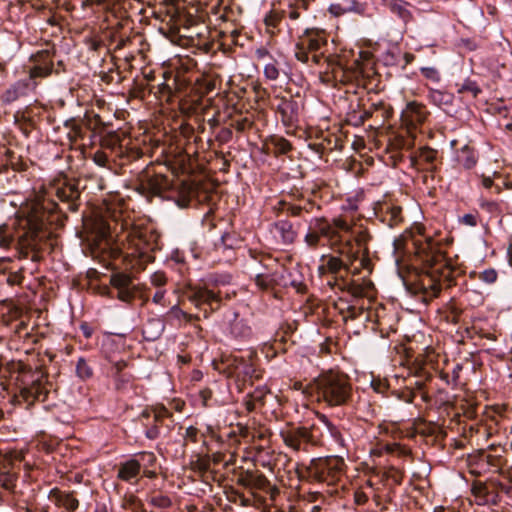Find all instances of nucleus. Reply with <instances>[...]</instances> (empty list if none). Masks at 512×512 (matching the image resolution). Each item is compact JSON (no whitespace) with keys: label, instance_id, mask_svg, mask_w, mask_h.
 Instances as JSON below:
<instances>
[{"label":"nucleus","instance_id":"7ed1b4c3","mask_svg":"<svg viewBox=\"0 0 512 512\" xmlns=\"http://www.w3.org/2000/svg\"><path fill=\"white\" fill-rule=\"evenodd\" d=\"M319 402L329 407L344 406L352 397V385L347 375L329 371L319 375L313 383Z\"/></svg>","mask_w":512,"mask_h":512},{"label":"nucleus","instance_id":"f704fd0d","mask_svg":"<svg viewBox=\"0 0 512 512\" xmlns=\"http://www.w3.org/2000/svg\"><path fill=\"white\" fill-rule=\"evenodd\" d=\"M438 151L430 148V147H422L419 149L418 157L421 161L425 162L426 164L430 165V170H434V162L437 158Z\"/></svg>","mask_w":512,"mask_h":512},{"label":"nucleus","instance_id":"a211bd4d","mask_svg":"<svg viewBox=\"0 0 512 512\" xmlns=\"http://www.w3.org/2000/svg\"><path fill=\"white\" fill-rule=\"evenodd\" d=\"M276 236L280 239L281 244L288 246L295 242L297 231L293 224L288 220H279L273 224Z\"/></svg>","mask_w":512,"mask_h":512},{"label":"nucleus","instance_id":"4c0bfd02","mask_svg":"<svg viewBox=\"0 0 512 512\" xmlns=\"http://www.w3.org/2000/svg\"><path fill=\"white\" fill-rule=\"evenodd\" d=\"M457 86L459 87L458 93L460 94L468 92L471 93L474 98H476L479 93H481V89L478 84L471 79H466L461 85L457 84Z\"/></svg>","mask_w":512,"mask_h":512},{"label":"nucleus","instance_id":"bb28decb","mask_svg":"<svg viewBox=\"0 0 512 512\" xmlns=\"http://www.w3.org/2000/svg\"><path fill=\"white\" fill-rule=\"evenodd\" d=\"M318 419L325 426L326 430L328 431V433L330 434L332 439L335 441V443L338 444L341 448H345L346 447L345 439H344L340 429L335 424H333L329 420V418L324 414H320L318 416Z\"/></svg>","mask_w":512,"mask_h":512},{"label":"nucleus","instance_id":"423d86ee","mask_svg":"<svg viewBox=\"0 0 512 512\" xmlns=\"http://www.w3.org/2000/svg\"><path fill=\"white\" fill-rule=\"evenodd\" d=\"M326 44L324 31L306 29L296 43L295 57L302 63H308L311 59L313 63L319 64L324 56L322 48Z\"/></svg>","mask_w":512,"mask_h":512},{"label":"nucleus","instance_id":"49530a36","mask_svg":"<svg viewBox=\"0 0 512 512\" xmlns=\"http://www.w3.org/2000/svg\"><path fill=\"white\" fill-rule=\"evenodd\" d=\"M279 74V69L275 63H268L264 66V75L268 80H277L279 78Z\"/></svg>","mask_w":512,"mask_h":512},{"label":"nucleus","instance_id":"0e129e2a","mask_svg":"<svg viewBox=\"0 0 512 512\" xmlns=\"http://www.w3.org/2000/svg\"><path fill=\"white\" fill-rule=\"evenodd\" d=\"M315 206H316V204L313 201H310V200L305 201L304 204L301 205L302 211L306 212V213L312 212V210H313V208Z\"/></svg>","mask_w":512,"mask_h":512},{"label":"nucleus","instance_id":"6ab92c4d","mask_svg":"<svg viewBox=\"0 0 512 512\" xmlns=\"http://www.w3.org/2000/svg\"><path fill=\"white\" fill-rule=\"evenodd\" d=\"M165 330V322L160 318H150L143 325V337L147 341H155L161 337Z\"/></svg>","mask_w":512,"mask_h":512},{"label":"nucleus","instance_id":"72a5a7b5","mask_svg":"<svg viewBox=\"0 0 512 512\" xmlns=\"http://www.w3.org/2000/svg\"><path fill=\"white\" fill-rule=\"evenodd\" d=\"M348 238H350L352 242L354 241L359 248H364L367 251L365 246L371 238L367 230L353 228Z\"/></svg>","mask_w":512,"mask_h":512},{"label":"nucleus","instance_id":"aec40b11","mask_svg":"<svg viewBox=\"0 0 512 512\" xmlns=\"http://www.w3.org/2000/svg\"><path fill=\"white\" fill-rule=\"evenodd\" d=\"M332 226L335 229V242H332V245L338 246L342 244V242L349 241L352 244V240L347 238L345 235L349 237L350 233H352L353 226L349 224L346 220L342 218H334L332 221Z\"/></svg>","mask_w":512,"mask_h":512},{"label":"nucleus","instance_id":"cd10ccee","mask_svg":"<svg viewBox=\"0 0 512 512\" xmlns=\"http://www.w3.org/2000/svg\"><path fill=\"white\" fill-rule=\"evenodd\" d=\"M137 290L138 287L132 283L128 287L117 290L116 296L112 295L108 287L104 288L103 294L111 298L116 297L122 302L131 303L136 296Z\"/></svg>","mask_w":512,"mask_h":512},{"label":"nucleus","instance_id":"69168bd1","mask_svg":"<svg viewBox=\"0 0 512 512\" xmlns=\"http://www.w3.org/2000/svg\"><path fill=\"white\" fill-rule=\"evenodd\" d=\"M255 55L257 59H264L269 56V51L266 48L261 47L256 50Z\"/></svg>","mask_w":512,"mask_h":512},{"label":"nucleus","instance_id":"c9c22d12","mask_svg":"<svg viewBox=\"0 0 512 512\" xmlns=\"http://www.w3.org/2000/svg\"><path fill=\"white\" fill-rule=\"evenodd\" d=\"M132 279L129 275L124 273H114L111 275L110 284L116 289H122L132 284Z\"/></svg>","mask_w":512,"mask_h":512},{"label":"nucleus","instance_id":"680f3d73","mask_svg":"<svg viewBox=\"0 0 512 512\" xmlns=\"http://www.w3.org/2000/svg\"><path fill=\"white\" fill-rule=\"evenodd\" d=\"M369 109H371L373 111V114L381 112V115H380L381 118L385 117L386 110L384 108V103L382 101L377 102V103H372L371 107Z\"/></svg>","mask_w":512,"mask_h":512},{"label":"nucleus","instance_id":"6e6d98bb","mask_svg":"<svg viewBox=\"0 0 512 512\" xmlns=\"http://www.w3.org/2000/svg\"><path fill=\"white\" fill-rule=\"evenodd\" d=\"M285 210L288 215L293 217H300L303 213L301 205L298 204H285Z\"/></svg>","mask_w":512,"mask_h":512},{"label":"nucleus","instance_id":"09e8293b","mask_svg":"<svg viewBox=\"0 0 512 512\" xmlns=\"http://www.w3.org/2000/svg\"><path fill=\"white\" fill-rule=\"evenodd\" d=\"M151 284L155 287L163 288L167 282L166 275L163 272H155L150 277Z\"/></svg>","mask_w":512,"mask_h":512},{"label":"nucleus","instance_id":"bf43d9fd","mask_svg":"<svg viewBox=\"0 0 512 512\" xmlns=\"http://www.w3.org/2000/svg\"><path fill=\"white\" fill-rule=\"evenodd\" d=\"M232 135L233 133L230 128H222L217 135V139L220 142H228L232 139Z\"/></svg>","mask_w":512,"mask_h":512},{"label":"nucleus","instance_id":"3c124183","mask_svg":"<svg viewBox=\"0 0 512 512\" xmlns=\"http://www.w3.org/2000/svg\"><path fill=\"white\" fill-rule=\"evenodd\" d=\"M497 276H498V274H497L496 270L490 268V269L484 270L480 274L479 278H480V280H482L483 282H485L487 284H492L497 280Z\"/></svg>","mask_w":512,"mask_h":512},{"label":"nucleus","instance_id":"c756f323","mask_svg":"<svg viewBox=\"0 0 512 512\" xmlns=\"http://www.w3.org/2000/svg\"><path fill=\"white\" fill-rule=\"evenodd\" d=\"M269 145L276 156L286 155L292 150L291 143L284 137L272 136L269 140Z\"/></svg>","mask_w":512,"mask_h":512},{"label":"nucleus","instance_id":"a18cd8bd","mask_svg":"<svg viewBox=\"0 0 512 512\" xmlns=\"http://www.w3.org/2000/svg\"><path fill=\"white\" fill-rule=\"evenodd\" d=\"M166 317L169 320H177L180 322L187 317V313L181 310L178 305H174L167 312Z\"/></svg>","mask_w":512,"mask_h":512},{"label":"nucleus","instance_id":"e433bc0d","mask_svg":"<svg viewBox=\"0 0 512 512\" xmlns=\"http://www.w3.org/2000/svg\"><path fill=\"white\" fill-rule=\"evenodd\" d=\"M149 503L160 509H168L172 506V500L167 495L157 493L149 498Z\"/></svg>","mask_w":512,"mask_h":512},{"label":"nucleus","instance_id":"de8ad7c7","mask_svg":"<svg viewBox=\"0 0 512 512\" xmlns=\"http://www.w3.org/2000/svg\"><path fill=\"white\" fill-rule=\"evenodd\" d=\"M347 121L353 126H361L364 124L361 112L356 109L348 112Z\"/></svg>","mask_w":512,"mask_h":512},{"label":"nucleus","instance_id":"5701e85b","mask_svg":"<svg viewBox=\"0 0 512 512\" xmlns=\"http://www.w3.org/2000/svg\"><path fill=\"white\" fill-rule=\"evenodd\" d=\"M140 469V462L135 459H130L120 465L117 476L122 481L129 482L138 476Z\"/></svg>","mask_w":512,"mask_h":512},{"label":"nucleus","instance_id":"ddd939ff","mask_svg":"<svg viewBox=\"0 0 512 512\" xmlns=\"http://www.w3.org/2000/svg\"><path fill=\"white\" fill-rule=\"evenodd\" d=\"M376 217L388 227L393 228L404 221L402 207L392 201H383L375 207Z\"/></svg>","mask_w":512,"mask_h":512},{"label":"nucleus","instance_id":"9d476101","mask_svg":"<svg viewBox=\"0 0 512 512\" xmlns=\"http://www.w3.org/2000/svg\"><path fill=\"white\" fill-rule=\"evenodd\" d=\"M138 191L145 196L163 198H172L174 194L172 181L162 174L143 175L139 180Z\"/></svg>","mask_w":512,"mask_h":512},{"label":"nucleus","instance_id":"2eb2a0df","mask_svg":"<svg viewBox=\"0 0 512 512\" xmlns=\"http://www.w3.org/2000/svg\"><path fill=\"white\" fill-rule=\"evenodd\" d=\"M277 112L281 115L282 123L287 126H293L298 122L300 104L292 98H281L277 105Z\"/></svg>","mask_w":512,"mask_h":512},{"label":"nucleus","instance_id":"c03bdc74","mask_svg":"<svg viewBox=\"0 0 512 512\" xmlns=\"http://www.w3.org/2000/svg\"><path fill=\"white\" fill-rule=\"evenodd\" d=\"M420 71L425 78L431 80L434 83H438L441 79L439 71L434 67H422Z\"/></svg>","mask_w":512,"mask_h":512},{"label":"nucleus","instance_id":"c85d7f7f","mask_svg":"<svg viewBox=\"0 0 512 512\" xmlns=\"http://www.w3.org/2000/svg\"><path fill=\"white\" fill-rule=\"evenodd\" d=\"M429 100L436 106H449L453 103V95L441 90L430 89L428 92Z\"/></svg>","mask_w":512,"mask_h":512},{"label":"nucleus","instance_id":"7c9ffc66","mask_svg":"<svg viewBox=\"0 0 512 512\" xmlns=\"http://www.w3.org/2000/svg\"><path fill=\"white\" fill-rule=\"evenodd\" d=\"M342 291H347L354 298H362L366 295L365 288L355 282H347L344 277L341 276V284L338 285Z\"/></svg>","mask_w":512,"mask_h":512},{"label":"nucleus","instance_id":"412c9836","mask_svg":"<svg viewBox=\"0 0 512 512\" xmlns=\"http://www.w3.org/2000/svg\"><path fill=\"white\" fill-rule=\"evenodd\" d=\"M11 257H0V283H6L9 286L20 285L24 279L22 271L20 268L18 271H8L6 268L2 267V264L5 262H10Z\"/></svg>","mask_w":512,"mask_h":512},{"label":"nucleus","instance_id":"20e7f679","mask_svg":"<svg viewBox=\"0 0 512 512\" xmlns=\"http://www.w3.org/2000/svg\"><path fill=\"white\" fill-rule=\"evenodd\" d=\"M332 249L336 255L322 256V263L318 267V271L320 275L331 274L333 276L327 283L334 288L341 282V277H338V274L342 270L350 272L354 262L359 259V250H354V246L349 241L342 242L338 246L332 245Z\"/></svg>","mask_w":512,"mask_h":512},{"label":"nucleus","instance_id":"4d7b16f0","mask_svg":"<svg viewBox=\"0 0 512 512\" xmlns=\"http://www.w3.org/2000/svg\"><path fill=\"white\" fill-rule=\"evenodd\" d=\"M126 366H127V362L124 360L112 362V366H111L112 377L116 376L118 373H125L124 369L126 368Z\"/></svg>","mask_w":512,"mask_h":512},{"label":"nucleus","instance_id":"864d4df0","mask_svg":"<svg viewBox=\"0 0 512 512\" xmlns=\"http://www.w3.org/2000/svg\"><path fill=\"white\" fill-rule=\"evenodd\" d=\"M139 462L142 461L146 466H153L156 463V456L153 452L139 453Z\"/></svg>","mask_w":512,"mask_h":512},{"label":"nucleus","instance_id":"0eeeda50","mask_svg":"<svg viewBox=\"0 0 512 512\" xmlns=\"http://www.w3.org/2000/svg\"><path fill=\"white\" fill-rule=\"evenodd\" d=\"M48 382L45 376L40 372L32 374L29 379L22 380L19 386V392L15 395L18 403H25L27 408L36 401L44 402L48 396Z\"/></svg>","mask_w":512,"mask_h":512},{"label":"nucleus","instance_id":"13d9d810","mask_svg":"<svg viewBox=\"0 0 512 512\" xmlns=\"http://www.w3.org/2000/svg\"><path fill=\"white\" fill-rule=\"evenodd\" d=\"M165 294H166V290L163 289V288H159L155 292V294L153 295L152 301L155 304H160V305L165 306L166 305V303H165Z\"/></svg>","mask_w":512,"mask_h":512},{"label":"nucleus","instance_id":"473e14b6","mask_svg":"<svg viewBox=\"0 0 512 512\" xmlns=\"http://www.w3.org/2000/svg\"><path fill=\"white\" fill-rule=\"evenodd\" d=\"M75 372L78 378L85 381L93 377L94 371L91 365L83 357L76 362Z\"/></svg>","mask_w":512,"mask_h":512},{"label":"nucleus","instance_id":"f3484780","mask_svg":"<svg viewBox=\"0 0 512 512\" xmlns=\"http://www.w3.org/2000/svg\"><path fill=\"white\" fill-rule=\"evenodd\" d=\"M237 483L247 489L267 490L271 484L267 477L262 473H256L251 470L243 472L237 480Z\"/></svg>","mask_w":512,"mask_h":512},{"label":"nucleus","instance_id":"1a4fd4ad","mask_svg":"<svg viewBox=\"0 0 512 512\" xmlns=\"http://www.w3.org/2000/svg\"><path fill=\"white\" fill-rule=\"evenodd\" d=\"M284 444L293 451H308L309 446H317L320 440L314 435V427L289 426L280 431Z\"/></svg>","mask_w":512,"mask_h":512},{"label":"nucleus","instance_id":"e2e57ef3","mask_svg":"<svg viewBox=\"0 0 512 512\" xmlns=\"http://www.w3.org/2000/svg\"><path fill=\"white\" fill-rule=\"evenodd\" d=\"M94 161L97 165L104 167L108 161L107 156L103 152H97L94 155Z\"/></svg>","mask_w":512,"mask_h":512},{"label":"nucleus","instance_id":"f8f14e48","mask_svg":"<svg viewBox=\"0 0 512 512\" xmlns=\"http://www.w3.org/2000/svg\"><path fill=\"white\" fill-rule=\"evenodd\" d=\"M37 82L31 78L20 79L9 85L1 94L0 101L3 105L8 106L14 102L28 97L35 91Z\"/></svg>","mask_w":512,"mask_h":512},{"label":"nucleus","instance_id":"ea45409f","mask_svg":"<svg viewBox=\"0 0 512 512\" xmlns=\"http://www.w3.org/2000/svg\"><path fill=\"white\" fill-rule=\"evenodd\" d=\"M52 73V65H37L30 69L29 76L27 78H31L35 81L36 78H44L49 76Z\"/></svg>","mask_w":512,"mask_h":512},{"label":"nucleus","instance_id":"b1692460","mask_svg":"<svg viewBox=\"0 0 512 512\" xmlns=\"http://www.w3.org/2000/svg\"><path fill=\"white\" fill-rule=\"evenodd\" d=\"M230 334L239 340H249L252 337V329L244 319L235 318L230 325Z\"/></svg>","mask_w":512,"mask_h":512},{"label":"nucleus","instance_id":"f257e3e1","mask_svg":"<svg viewBox=\"0 0 512 512\" xmlns=\"http://www.w3.org/2000/svg\"><path fill=\"white\" fill-rule=\"evenodd\" d=\"M80 190L76 184L63 181L51 186L43 195H37L23 205L17 216L0 225V247L14 246L19 258L41 260V245L49 237V226L62 220L59 202L69 211L78 210Z\"/></svg>","mask_w":512,"mask_h":512},{"label":"nucleus","instance_id":"6e6552de","mask_svg":"<svg viewBox=\"0 0 512 512\" xmlns=\"http://www.w3.org/2000/svg\"><path fill=\"white\" fill-rule=\"evenodd\" d=\"M344 465L341 457L329 456L312 460L309 471L316 480L332 485L340 479Z\"/></svg>","mask_w":512,"mask_h":512},{"label":"nucleus","instance_id":"dca6fc26","mask_svg":"<svg viewBox=\"0 0 512 512\" xmlns=\"http://www.w3.org/2000/svg\"><path fill=\"white\" fill-rule=\"evenodd\" d=\"M189 300L197 307L207 305L211 311H216L220 307L221 298L214 291L206 288H195L189 295Z\"/></svg>","mask_w":512,"mask_h":512},{"label":"nucleus","instance_id":"39448f33","mask_svg":"<svg viewBox=\"0 0 512 512\" xmlns=\"http://www.w3.org/2000/svg\"><path fill=\"white\" fill-rule=\"evenodd\" d=\"M125 237L132 249L131 255L138 257L140 264L153 262V253L161 249L160 235L152 229L135 226Z\"/></svg>","mask_w":512,"mask_h":512},{"label":"nucleus","instance_id":"774afa93","mask_svg":"<svg viewBox=\"0 0 512 512\" xmlns=\"http://www.w3.org/2000/svg\"><path fill=\"white\" fill-rule=\"evenodd\" d=\"M278 19L274 16H268L265 19V23L267 27H273L275 28L277 26Z\"/></svg>","mask_w":512,"mask_h":512},{"label":"nucleus","instance_id":"393cba45","mask_svg":"<svg viewBox=\"0 0 512 512\" xmlns=\"http://www.w3.org/2000/svg\"><path fill=\"white\" fill-rule=\"evenodd\" d=\"M152 417V422H148L145 424V436L150 440H155L160 435V429H159V423L161 422L162 415L160 413H151L149 412H142L141 418L149 420Z\"/></svg>","mask_w":512,"mask_h":512},{"label":"nucleus","instance_id":"f03ea898","mask_svg":"<svg viewBox=\"0 0 512 512\" xmlns=\"http://www.w3.org/2000/svg\"><path fill=\"white\" fill-rule=\"evenodd\" d=\"M416 255L424 267L410 284V290L428 304L439 296L444 285L451 286L454 281V269L447 262L444 254L430 241L420 244Z\"/></svg>","mask_w":512,"mask_h":512},{"label":"nucleus","instance_id":"5fc2aeb1","mask_svg":"<svg viewBox=\"0 0 512 512\" xmlns=\"http://www.w3.org/2000/svg\"><path fill=\"white\" fill-rule=\"evenodd\" d=\"M232 126L239 132H243L246 129L250 128L252 126V122L248 118H241L238 120H235L232 123Z\"/></svg>","mask_w":512,"mask_h":512},{"label":"nucleus","instance_id":"4be33fe9","mask_svg":"<svg viewBox=\"0 0 512 512\" xmlns=\"http://www.w3.org/2000/svg\"><path fill=\"white\" fill-rule=\"evenodd\" d=\"M405 113L413 125L422 124L429 114L426 107L416 101L407 104Z\"/></svg>","mask_w":512,"mask_h":512},{"label":"nucleus","instance_id":"9b49d317","mask_svg":"<svg viewBox=\"0 0 512 512\" xmlns=\"http://www.w3.org/2000/svg\"><path fill=\"white\" fill-rule=\"evenodd\" d=\"M334 228L326 218L324 217H316L310 220L308 231L304 237V242L310 248H316L321 244V239H326L330 242V246L332 247V242H335Z\"/></svg>","mask_w":512,"mask_h":512},{"label":"nucleus","instance_id":"603ef678","mask_svg":"<svg viewBox=\"0 0 512 512\" xmlns=\"http://www.w3.org/2000/svg\"><path fill=\"white\" fill-rule=\"evenodd\" d=\"M480 207L490 213L500 212V205L495 201L481 200Z\"/></svg>","mask_w":512,"mask_h":512},{"label":"nucleus","instance_id":"a19ab883","mask_svg":"<svg viewBox=\"0 0 512 512\" xmlns=\"http://www.w3.org/2000/svg\"><path fill=\"white\" fill-rule=\"evenodd\" d=\"M255 283L259 288L266 290L271 287L273 277L269 273H257L255 276Z\"/></svg>","mask_w":512,"mask_h":512},{"label":"nucleus","instance_id":"052dcab7","mask_svg":"<svg viewBox=\"0 0 512 512\" xmlns=\"http://www.w3.org/2000/svg\"><path fill=\"white\" fill-rule=\"evenodd\" d=\"M197 436H198V429L196 427L189 426L186 428L185 435H184L185 438L190 439L192 442H196Z\"/></svg>","mask_w":512,"mask_h":512},{"label":"nucleus","instance_id":"2f4dec72","mask_svg":"<svg viewBox=\"0 0 512 512\" xmlns=\"http://www.w3.org/2000/svg\"><path fill=\"white\" fill-rule=\"evenodd\" d=\"M387 4L390 10L398 15L403 21H408L411 18V13L407 9V2L403 0H389Z\"/></svg>","mask_w":512,"mask_h":512},{"label":"nucleus","instance_id":"338daca9","mask_svg":"<svg viewBox=\"0 0 512 512\" xmlns=\"http://www.w3.org/2000/svg\"><path fill=\"white\" fill-rule=\"evenodd\" d=\"M482 185L486 188V189H490L493 187V180L491 177H488V176H482Z\"/></svg>","mask_w":512,"mask_h":512},{"label":"nucleus","instance_id":"58836bf2","mask_svg":"<svg viewBox=\"0 0 512 512\" xmlns=\"http://www.w3.org/2000/svg\"><path fill=\"white\" fill-rule=\"evenodd\" d=\"M339 311L343 315V318L345 320H347L348 318L356 319V318L360 317L361 314L363 313L364 309H363V307H357L355 305L347 304V306H345V307H339Z\"/></svg>","mask_w":512,"mask_h":512},{"label":"nucleus","instance_id":"37998d69","mask_svg":"<svg viewBox=\"0 0 512 512\" xmlns=\"http://www.w3.org/2000/svg\"><path fill=\"white\" fill-rule=\"evenodd\" d=\"M458 222L465 226L476 227L479 222V213L474 211L472 213L464 214L458 218Z\"/></svg>","mask_w":512,"mask_h":512},{"label":"nucleus","instance_id":"4468645a","mask_svg":"<svg viewBox=\"0 0 512 512\" xmlns=\"http://www.w3.org/2000/svg\"><path fill=\"white\" fill-rule=\"evenodd\" d=\"M329 12L339 17L346 13H354L360 16H368V5L362 0H335L329 6Z\"/></svg>","mask_w":512,"mask_h":512},{"label":"nucleus","instance_id":"8fccbe9b","mask_svg":"<svg viewBox=\"0 0 512 512\" xmlns=\"http://www.w3.org/2000/svg\"><path fill=\"white\" fill-rule=\"evenodd\" d=\"M62 505L69 511H74L78 508V500L70 494H66L61 500Z\"/></svg>","mask_w":512,"mask_h":512},{"label":"nucleus","instance_id":"a878e982","mask_svg":"<svg viewBox=\"0 0 512 512\" xmlns=\"http://www.w3.org/2000/svg\"><path fill=\"white\" fill-rule=\"evenodd\" d=\"M478 157L476 151L468 145L463 146L457 152V161L465 169L473 168L477 163Z\"/></svg>","mask_w":512,"mask_h":512},{"label":"nucleus","instance_id":"79ce46f5","mask_svg":"<svg viewBox=\"0 0 512 512\" xmlns=\"http://www.w3.org/2000/svg\"><path fill=\"white\" fill-rule=\"evenodd\" d=\"M115 382V387L117 390H123L127 388V386L132 381V375L130 373H118L116 376L113 377Z\"/></svg>","mask_w":512,"mask_h":512}]
</instances>
